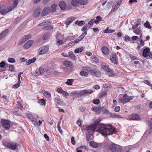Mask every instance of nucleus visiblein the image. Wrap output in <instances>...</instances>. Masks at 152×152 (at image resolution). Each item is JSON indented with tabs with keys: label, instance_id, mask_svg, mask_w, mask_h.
Listing matches in <instances>:
<instances>
[{
	"label": "nucleus",
	"instance_id": "obj_56",
	"mask_svg": "<svg viewBox=\"0 0 152 152\" xmlns=\"http://www.w3.org/2000/svg\"><path fill=\"white\" fill-rule=\"evenodd\" d=\"M119 6L118 5L116 4L114 6V8H113L112 11L114 12V11H116L117 10L118 8H119Z\"/></svg>",
	"mask_w": 152,
	"mask_h": 152
},
{
	"label": "nucleus",
	"instance_id": "obj_9",
	"mask_svg": "<svg viewBox=\"0 0 152 152\" xmlns=\"http://www.w3.org/2000/svg\"><path fill=\"white\" fill-rule=\"evenodd\" d=\"M93 92V91L91 90H85L81 91L79 92L78 95L79 96H81L84 95L85 94H91Z\"/></svg>",
	"mask_w": 152,
	"mask_h": 152
},
{
	"label": "nucleus",
	"instance_id": "obj_62",
	"mask_svg": "<svg viewBox=\"0 0 152 152\" xmlns=\"http://www.w3.org/2000/svg\"><path fill=\"white\" fill-rule=\"evenodd\" d=\"M86 108L85 107H79L80 110L82 112L84 111L85 110Z\"/></svg>",
	"mask_w": 152,
	"mask_h": 152
},
{
	"label": "nucleus",
	"instance_id": "obj_16",
	"mask_svg": "<svg viewBox=\"0 0 152 152\" xmlns=\"http://www.w3.org/2000/svg\"><path fill=\"white\" fill-rule=\"evenodd\" d=\"M116 55L115 54H112L110 57V59L112 62L114 64H117L118 62V59Z\"/></svg>",
	"mask_w": 152,
	"mask_h": 152
},
{
	"label": "nucleus",
	"instance_id": "obj_47",
	"mask_svg": "<svg viewBox=\"0 0 152 152\" xmlns=\"http://www.w3.org/2000/svg\"><path fill=\"white\" fill-rule=\"evenodd\" d=\"M144 26L146 28L149 29H150L151 28V27L150 26V24L148 21L144 23Z\"/></svg>",
	"mask_w": 152,
	"mask_h": 152
},
{
	"label": "nucleus",
	"instance_id": "obj_41",
	"mask_svg": "<svg viewBox=\"0 0 152 152\" xmlns=\"http://www.w3.org/2000/svg\"><path fill=\"white\" fill-rule=\"evenodd\" d=\"M75 38V36H69L66 38V40L69 41L74 40Z\"/></svg>",
	"mask_w": 152,
	"mask_h": 152
},
{
	"label": "nucleus",
	"instance_id": "obj_64",
	"mask_svg": "<svg viewBox=\"0 0 152 152\" xmlns=\"http://www.w3.org/2000/svg\"><path fill=\"white\" fill-rule=\"evenodd\" d=\"M75 44V43H74L73 41L69 43L68 44V47L70 46H71L74 45Z\"/></svg>",
	"mask_w": 152,
	"mask_h": 152
},
{
	"label": "nucleus",
	"instance_id": "obj_33",
	"mask_svg": "<svg viewBox=\"0 0 152 152\" xmlns=\"http://www.w3.org/2000/svg\"><path fill=\"white\" fill-rule=\"evenodd\" d=\"M37 58H33L30 59L28 60V61L26 62V64L27 65H29L31 63L34 62L36 60Z\"/></svg>",
	"mask_w": 152,
	"mask_h": 152
},
{
	"label": "nucleus",
	"instance_id": "obj_54",
	"mask_svg": "<svg viewBox=\"0 0 152 152\" xmlns=\"http://www.w3.org/2000/svg\"><path fill=\"white\" fill-rule=\"evenodd\" d=\"M23 36H24V38L26 39V40L30 39L31 37V34L25 35Z\"/></svg>",
	"mask_w": 152,
	"mask_h": 152
},
{
	"label": "nucleus",
	"instance_id": "obj_2",
	"mask_svg": "<svg viewBox=\"0 0 152 152\" xmlns=\"http://www.w3.org/2000/svg\"><path fill=\"white\" fill-rule=\"evenodd\" d=\"M109 147L110 150L112 152H121L122 150L120 146L115 144H111Z\"/></svg>",
	"mask_w": 152,
	"mask_h": 152
},
{
	"label": "nucleus",
	"instance_id": "obj_34",
	"mask_svg": "<svg viewBox=\"0 0 152 152\" xmlns=\"http://www.w3.org/2000/svg\"><path fill=\"white\" fill-rule=\"evenodd\" d=\"M79 4L80 5H85L88 2V0H79Z\"/></svg>",
	"mask_w": 152,
	"mask_h": 152
},
{
	"label": "nucleus",
	"instance_id": "obj_61",
	"mask_svg": "<svg viewBox=\"0 0 152 152\" xmlns=\"http://www.w3.org/2000/svg\"><path fill=\"white\" fill-rule=\"evenodd\" d=\"M57 91L60 93H62V92L63 91V90H62V88H59L57 89Z\"/></svg>",
	"mask_w": 152,
	"mask_h": 152
},
{
	"label": "nucleus",
	"instance_id": "obj_59",
	"mask_svg": "<svg viewBox=\"0 0 152 152\" xmlns=\"http://www.w3.org/2000/svg\"><path fill=\"white\" fill-rule=\"evenodd\" d=\"M57 43L58 46L60 45L63 44V41L59 39H58Z\"/></svg>",
	"mask_w": 152,
	"mask_h": 152
},
{
	"label": "nucleus",
	"instance_id": "obj_35",
	"mask_svg": "<svg viewBox=\"0 0 152 152\" xmlns=\"http://www.w3.org/2000/svg\"><path fill=\"white\" fill-rule=\"evenodd\" d=\"M101 68L102 69L106 70V72L107 71H108V69H109L108 65L107 64L101 65Z\"/></svg>",
	"mask_w": 152,
	"mask_h": 152
},
{
	"label": "nucleus",
	"instance_id": "obj_8",
	"mask_svg": "<svg viewBox=\"0 0 152 152\" xmlns=\"http://www.w3.org/2000/svg\"><path fill=\"white\" fill-rule=\"evenodd\" d=\"M2 125L3 127L7 130H8L10 129V125L8 120H3L2 121Z\"/></svg>",
	"mask_w": 152,
	"mask_h": 152
},
{
	"label": "nucleus",
	"instance_id": "obj_28",
	"mask_svg": "<svg viewBox=\"0 0 152 152\" xmlns=\"http://www.w3.org/2000/svg\"><path fill=\"white\" fill-rule=\"evenodd\" d=\"M53 29V27L51 25L45 26L42 28V29L44 30H50Z\"/></svg>",
	"mask_w": 152,
	"mask_h": 152
},
{
	"label": "nucleus",
	"instance_id": "obj_43",
	"mask_svg": "<svg viewBox=\"0 0 152 152\" xmlns=\"http://www.w3.org/2000/svg\"><path fill=\"white\" fill-rule=\"evenodd\" d=\"M44 96L48 98H50L51 97L50 94L48 91H45L44 93Z\"/></svg>",
	"mask_w": 152,
	"mask_h": 152
},
{
	"label": "nucleus",
	"instance_id": "obj_36",
	"mask_svg": "<svg viewBox=\"0 0 152 152\" xmlns=\"http://www.w3.org/2000/svg\"><path fill=\"white\" fill-rule=\"evenodd\" d=\"M79 4V0H72V4L74 6H76Z\"/></svg>",
	"mask_w": 152,
	"mask_h": 152
},
{
	"label": "nucleus",
	"instance_id": "obj_26",
	"mask_svg": "<svg viewBox=\"0 0 152 152\" xmlns=\"http://www.w3.org/2000/svg\"><path fill=\"white\" fill-rule=\"evenodd\" d=\"M50 36V34L49 33H45L43 35L42 38L44 40H46L48 39Z\"/></svg>",
	"mask_w": 152,
	"mask_h": 152
},
{
	"label": "nucleus",
	"instance_id": "obj_20",
	"mask_svg": "<svg viewBox=\"0 0 152 152\" xmlns=\"http://www.w3.org/2000/svg\"><path fill=\"white\" fill-rule=\"evenodd\" d=\"M59 6L62 10H65L66 7V4L65 2L63 1H61L60 2Z\"/></svg>",
	"mask_w": 152,
	"mask_h": 152
},
{
	"label": "nucleus",
	"instance_id": "obj_18",
	"mask_svg": "<svg viewBox=\"0 0 152 152\" xmlns=\"http://www.w3.org/2000/svg\"><path fill=\"white\" fill-rule=\"evenodd\" d=\"M9 31L8 29H6L0 34V40L4 38L8 33Z\"/></svg>",
	"mask_w": 152,
	"mask_h": 152
},
{
	"label": "nucleus",
	"instance_id": "obj_22",
	"mask_svg": "<svg viewBox=\"0 0 152 152\" xmlns=\"http://www.w3.org/2000/svg\"><path fill=\"white\" fill-rule=\"evenodd\" d=\"M92 110L96 113H99L100 112L101 108L99 107H93L92 108Z\"/></svg>",
	"mask_w": 152,
	"mask_h": 152
},
{
	"label": "nucleus",
	"instance_id": "obj_46",
	"mask_svg": "<svg viewBox=\"0 0 152 152\" xmlns=\"http://www.w3.org/2000/svg\"><path fill=\"white\" fill-rule=\"evenodd\" d=\"M26 115L28 118H29L31 121L35 118L34 116H33L31 114H26Z\"/></svg>",
	"mask_w": 152,
	"mask_h": 152
},
{
	"label": "nucleus",
	"instance_id": "obj_3",
	"mask_svg": "<svg viewBox=\"0 0 152 152\" xmlns=\"http://www.w3.org/2000/svg\"><path fill=\"white\" fill-rule=\"evenodd\" d=\"M133 98V96H127L126 94H125L124 95L122 98H119V102L120 103L122 102L124 104L126 103L129 102Z\"/></svg>",
	"mask_w": 152,
	"mask_h": 152
},
{
	"label": "nucleus",
	"instance_id": "obj_51",
	"mask_svg": "<svg viewBox=\"0 0 152 152\" xmlns=\"http://www.w3.org/2000/svg\"><path fill=\"white\" fill-rule=\"evenodd\" d=\"M8 61L10 63H14L15 60L14 58H9L8 59Z\"/></svg>",
	"mask_w": 152,
	"mask_h": 152
},
{
	"label": "nucleus",
	"instance_id": "obj_45",
	"mask_svg": "<svg viewBox=\"0 0 152 152\" xmlns=\"http://www.w3.org/2000/svg\"><path fill=\"white\" fill-rule=\"evenodd\" d=\"M108 27H107V28L104 31V32L105 33H111L113 32H115L114 30H111L110 29H108Z\"/></svg>",
	"mask_w": 152,
	"mask_h": 152
},
{
	"label": "nucleus",
	"instance_id": "obj_17",
	"mask_svg": "<svg viewBox=\"0 0 152 152\" xmlns=\"http://www.w3.org/2000/svg\"><path fill=\"white\" fill-rule=\"evenodd\" d=\"M150 51V50L148 48H147L144 49L143 51L142 56L145 57L148 56V54Z\"/></svg>",
	"mask_w": 152,
	"mask_h": 152
},
{
	"label": "nucleus",
	"instance_id": "obj_40",
	"mask_svg": "<svg viewBox=\"0 0 152 152\" xmlns=\"http://www.w3.org/2000/svg\"><path fill=\"white\" fill-rule=\"evenodd\" d=\"M83 70H84L86 72H87L88 74V72L91 73V70L90 68L89 67L84 66L83 67Z\"/></svg>",
	"mask_w": 152,
	"mask_h": 152
},
{
	"label": "nucleus",
	"instance_id": "obj_7",
	"mask_svg": "<svg viewBox=\"0 0 152 152\" xmlns=\"http://www.w3.org/2000/svg\"><path fill=\"white\" fill-rule=\"evenodd\" d=\"M41 9L39 8H36L34 11L33 15L34 18H37L39 17L41 14Z\"/></svg>",
	"mask_w": 152,
	"mask_h": 152
},
{
	"label": "nucleus",
	"instance_id": "obj_60",
	"mask_svg": "<svg viewBox=\"0 0 152 152\" xmlns=\"http://www.w3.org/2000/svg\"><path fill=\"white\" fill-rule=\"evenodd\" d=\"M130 37L129 36L127 35H126L125 36L124 40L126 42L129 41L130 40Z\"/></svg>",
	"mask_w": 152,
	"mask_h": 152
},
{
	"label": "nucleus",
	"instance_id": "obj_39",
	"mask_svg": "<svg viewBox=\"0 0 152 152\" xmlns=\"http://www.w3.org/2000/svg\"><path fill=\"white\" fill-rule=\"evenodd\" d=\"M83 50V47H81V48L76 49L75 50L74 52L75 53H80L82 52Z\"/></svg>",
	"mask_w": 152,
	"mask_h": 152
},
{
	"label": "nucleus",
	"instance_id": "obj_12",
	"mask_svg": "<svg viewBox=\"0 0 152 152\" xmlns=\"http://www.w3.org/2000/svg\"><path fill=\"white\" fill-rule=\"evenodd\" d=\"M139 118V115L136 114H132L129 117V119L130 120H137Z\"/></svg>",
	"mask_w": 152,
	"mask_h": 152
},
{
	"label": "nucleus",
	"instance_id": "obj_15",
	"mask_svg": "<svg viewBox=\"0 0 152 152\" xmlns=\"http://www.w3.org/2000/svg\"><path fill=\"white\" fill-rule=\"evenodd\" d=\"M7 146L11 149L14 150L16 148L17 145L15 143L10 142L7 144Z\"/></svg>",
	"mask_w": 152,
	"mask_h": 152
},
{
	"label": "nucleus",
	"instance_id": "obj_52",
	"mask_svg": "<svg viewBox=\"0 0 152 152\" xmlns=\"http://www.w3.org/2000/svg\"><path fill=\"white\" fill-rule=\"evenodd\" d=\"M71 23H72L69 19H67L65 21V23L67 25H70Z\"/></svg>",
	"mask_w": 152,
	"mask_h": 152
},
{
	"label": "nucleus",
	"instance_id": "obj_48",
	"mask_svg": "<svg viewBox=\"0 0 152 152\" xmlns=\"http://www.w3.org/2000/svg\"><path fill=\"white\" fill-rule=\"evenodd\" d=\"M137 35L140 34L141 32V31L140 29L137 28L133 31Z\"/></svg>",
	"mask_w": 152,
	"mask_h": 152
},
{
	"label": "nucleus",
	"instance_id": "obj_25",
	"mask_svg": "<svg viewBox=\"0 0 152 152\" xmlns=\"http://www.w3.org/2000/svg\"><path fill=\"white\" fill-rule=\"evenodd\" d=\"M57 5L56 4H52L51 7L50 12H54L56 11V7H57Z\"/></svg>",
	"mask_w": 152,
	"mask_h": 152
},
{
	"label": "nucleus",
	"instance_id": "obj_50",
	"mask_svg": "<svg viewBox=\"0 0 152 152\" xmlns=\"http://www.w3.org/2000/svg\"><path fill=\"white\" fill-rule=\"evenodd\" d=\"M50 23L49 21H44L43 22H42L40 23L39 24V26H44L46 24L48 23Z\"/></svg>",
	"mask_w": 152,
	"mask_h": 152
},
{
	"label": "nucleus",
	"instance_id": "obj_29",
	"mask_svg": "<svg viewBox=\"0 0 152 152\" xmlns=\"http://www.w3.org/2000/svg\"><path fill=\"white\" fill-rule=\"evenodd\" d=\"M106 74L109 76H114V74L110 69H108V71H107L106 72Z\"/></svg>",
	"mask_w": 152,
	"mask_h": 152
},
{
	"label": "nucleus",
	"instance_id": "obj_63",
	"mask_svg": "<svg viewBox=\"0 0 152 152\" xmlns=\"http://www.w3.org/2000/svg\"><path fill=\"white\" fill-rule=\"evenodd\" d=\"M120 109V108L119 106H117L115 108V111L116 112H118L119 111Z\"/></svg>",
	"mask_w": 152,
	"mask_h": 152
},
{
	"label": "nucleus",
	"instance_id": "obj_5",
	"mask_svg": "<svg viewBox=\"0 0 152 152\" xmlns=\"http://www.w3.org/2000/svg\"><path fill=\"white\" fill-rule=\"evenodd\" d=\"M98 128H96L95 125L92 124L88 126L87 130L89 134H92L95 130L98 132Z\"/></svg>",
	"mask_w": 152,
	"mask_h": 152
},
{
	"label": "nucleus",
	"instance_id": "obj_32",
	"mask_svg": "<svg viewBox=\"0 0 152 152\" xmlns=\"http://www.w3.org/2000/svg\"><path fill=\"white\" fill-rule=\"evenodd\" d=\"M75 23L79 26H82L85 24V22L82 20H77L75 22Z\"/></svg>",
	"mask_w": 152,
	"mask_h": 152
},
{
	"label": "nucleus",
	"instance_id": "obj_19",
	"mask_svg": "<svg viewBox=\"0 0 152 152\" xmlns=\"http://www.w3.org/2000/svg\"><path fill=\"white\" fill-rule=\"evenodd\" d=\"M102 51L103 54L105 55H107L109 54L108 48L106 46H104L102 48Z\"/></svg>",
	"mask_w": 152,
	"mask_h": 152
},
{
	"label": "nucleus",
	"instance_id": "obj_11",
	"mask_svg": "<svg viewBox=\"0 0 152 152\" xmlns=\"http://www.w3.org/2000/svg\"><path fill=\"white\" fill-rule=\"evenodd\" d=\"M50 12V8L48 7H45L44 8L41 13V15L44 16L49 13Z\"/></svg>",
	"mask_w": 152,
	"mask_h": 152
},
{
	"label": "nucleus",
	"instance_id": "obj_42",
	"mask_svg": "<svg viewBox=\"0 0 152 152\" xmlns=\"http://www.w3.org/2000/svg\"><path fill=\"white\" fill-rule=\"evenodd\" d=\"M80 74L81 76H85L87 77L88 76V74L87 72H86L84 70H82L80 73Z\"/></svg>",
	"mask_w": 152,
	"mask_h": 152
},
{
	"label": "nucleus",
	"instance_id": "obj_49",
	"mask_svg": "<svg viewBox=\"0 0 152 152\" xmlns=\"http://www.w3.org/2000/svg\"><path fill=\"white\" fill-rule=\"evenodd\" d=\"M39 72L40 75H42L45 73V70L43 68L40 67L39 69Z\"/></svg>",
	"mask_w": 152,
	"mask_h": 152
},
{
	"label": "nucleus",
	"instance_id": "obj_13",
	"mask_svg": "<svg viewBox=\"0 0 152 152\" xmlns=\"http://www.w3.org/2000/svg\"><path fill=\"white\" fill-rule=\"evenodd\" d=\"M11 8V7H10L8 10L6 7L3 8L0 11V13L2 15H5L12 10V8Z\"/></svg>",
	"mask_w": 152,
	"mask_h": 152
},
{
	"label": "nucleus",
	"instance_id": "obj_4",
	"mask_svg": "<svg viewBox=\"0 0 152 152\" xmlns=\"http://www.w3.org/2000/svg\"><path fill=\"white\" fill-rule=\"evenodd\" d=\"M49 46L48 45L43 46L40 48L38 50V53L40 55L44 54L49 50Z\"/></svg>",
	"mask_w": 152,
	"mask_h": 152
},
{
	"label": "nucleus",
	"instance_id": "obj_44",
	"mask_svg": "<svg viewBox=\"0 0 152 152\" xmlns=\"http://www.w3.org/2000/svg\"><path fill=\"white\" fill-rule=\"evenodd\" d=\"M21 83L20 81H18V82L16 84L14 85L13 86L12 88H17L20 87V83Z\"/></svg>",
	"mask_w": 152,
	"mask_h": 152
},
{
	"label": "nucleus",
	"instance_id": "obj_21",
	"mask_svg": "<svg viewBox=\"0 0 152 152\" xmlns=\"http://www.w3.org/2000/svg\"><path fill=\"white\" fill-rule=\"evenodd\" d=\"M89 145L94 148H96L98 147V144L94 141H91L89 142Z\"/></svg>",
	"mask_w": 152,
	"mask_h": 152
},
{
	"label": "nucleus",
	"instance_id": "obj_10",
	"mask_svg": "<svg viewBox=\"0 0 152 152\" xmlns=\"http://www.w3.org/2000/svg\"><path fill=\"white\" fill-rule=\"evenodd\" d=\"M34 42V40H30L26 42L24 45V48L25 49L29 48Z\"/></svg>",
	"mask_w": 152,
	"mask_h": 152
},
{
	"label": "nucleus",
	"instance_id": "obj_55",
	"mask_svg": "<svg viewBox=\"0 0 152 152\" xmlns=\"http://www.w3.org/2000/svg\"><path fill=\"white\" fill-rule=\"evenodd\" d=\"M99 100L98 99H94L93 100V103L95 104H98L99 103Z\"/></svg>",
	"mask_w": 152,
	"mask_h": 152
},
{
	"label": "nucleus",
	"instance_id": "obj_14",
	"mask_svg": "<svg viewBox=\"0 0 152 152\" xmlns=\"http://www.w3.org/2000/svg\"><path fill=\"white\" fill-rule=\"evenodd\" d=\"M31 121L35 126H40L42 123V121L41 120H39V122H38L37 119L35 118Z\"/></svg>",
	"mask_w": 152,
	"mask_h": 152
},
{
	"label": "nucleus",
	"instance_id": "obj_58",
	"mask_svg": "<svg viewBox=\"0 0 152 152\" xmlns=\"http://www.w3.org/2000/svg\"><path fill=\"white\" fill-rule=\"evenodd\" d=\"M71 141L72 144L75 145V140L74 137H72L71 139Z\"/></svg>",
	"mask_w": 152,
	"mask_h": 152
},
{
	"label": "nucleus",
	"instance_id": "obj_30",
	"mask_svg": "<svg viewBox=\"0 0 152 152\" xmlns=\"http://www.w3.org/2000/svg\"><path fill=\"white\" fill-rule=\"evenodd\" d=\"M55 101L56 102L59 104H62V103L63 102L61 100V99L58 97L55 98Z\"/></svg>",
	"mask_w": 152,
	"mask_h": 152
},
{
	"label": "nucleus",
	"instance_id": "obj_6",
	"mask_svg": "<svg viewBox=\"0 0 152 152\" xmlns=\"http://www.w3.org/2000/svg\"><path fill=\"white\" fill-rule=\"evenodd\" d=\"M90 73L92 75L97 77H99L101 75L100 72L96 68L91 70Z\"/></svg>",
	"mask_w": 152,
	"mask_h": 152
},
{
	"label": "nucleus",
	"instance_id": "obj_38",
	"mask_svg": "<svg viewBox=\"0 0 152 152\" xmlns=\"http://www.w3.org/2000/svg\"><path fill=\"white\" fill-rule=\"evenodd\" d=\"M8 64H6L4 61H2L0 63V67L3 68L4 66L6 67V68H7V66H8Z\"/></svg>",
	"mask_w": 152,
	"mask_h": 152
},
{
	"label": "nucleus",
	"instance_id": "obj_1",
	"mask_svg": "<svg viewBox=\"0 0 152 152\" xmlns=\"http://www.w3.org/2000/svg\"><path fill=\"white\" fill-rule=\"evenodd\" d=\"M100 119L96 120L94 124L98 128V131L103 135L107 136V135L114 133L115 132V128L110 125L100 123Z\"/></svg>",
	"mask_w": 152,
	"mask_h": 152
},
{
	"label": "nucleus",
	"instance_id": "obj_23",
	"mask_svg": "<svg viewBox=\"0 0 152 152\" xmlns=\"http://www.w3.org/2000/svg\"><path fill=\"white\" fill-rule=\"evenodd\" d=\"M63 64L66 66L69 67L72 65V62L69 61H64L63 62Z\"/></svg>",
	"mask_w": 152,
	"mask_h": 152
},
{
	"label": "nucleus",
	"instance_id": "obj_57",
	"mask_svg": "<svg viewBox=\"0 0 152 152\" xmlns=\"http://www.w3.org/2000/svg\"><path fill=\"white\" fill-rule=\"evenodd\" d=\"M23 74V72H20L18 74V81H20V78H21V79H22V78L21 77V75Z\"/></svg>",
	"mask_w": 152,
	"mask_h": 152
},
{
	"label": "nucleus",
	"instance_id": "obj_27",
	"mask_svg": "<svg viewBox=\"0 0 152 152\" xmlns=\"http://www.w3.org/2000/svg\"><path fill=\"white\" fill-rule=\"evenodd\" d=\"M6 68L7 69H8L10 71L12 72H15L14 67L13 65L8 64V66H7Z\"/></svg>",
	"mask_w": 152,
	"mask_h": 152
},
{
	"label": "nucleus",
	"instance_id": "obj_31",
	"mask_svg": "<svg viewBox=\"0 0 152 152\" xmlns=\"http://www.w3.org/2000/svg\"><path fill=\"white\" fill-rule=\"evenodd\" d=\"M74 82V80L72 79L67 80V81L65 82V83L68 86H71Z\"/></svg>",
	"mask_w": 152,
	"mask_h": 152
},
{
	"label": "nucleus",
	"instance_id": "obj_24",
	"mask_svg": "<svg viewBox=\"0 0 152 152\" xmlns=\"http://www.w3.org/2000/svg\"><path fill=\"white\" fill-rule=\"evenodd\" d=\"M67 57H69L73 59H76V57L72 52H69L67 55Z\"/></svg>",
	"mask_w": 152,
	"mask_h": 152
},
{
	"label": "nucleus",
	"instance_id": "obj_53",
	"mask_svg": "<svg viewBox=\"0 0 152 152\" xmlns=\"http://www.w3.org/2000/svg\"><path fill=\"white\" fill-rule=\"evenodd\" d=\"M92 134H89V135H87L86 136V138L87 140L88 141H89L92 139V138H91V135Z\"/></svg>",
	"mask_w": 152,
	"mask_h": 152
},
{
	"label": "nucleus",
	"instance_id": "obj_37",
	"mask_svg": "<svg viewBox=\"0 0 152 152\" xmlns=\"http://www.w3.org/2000/svg\"><path fill=\"white\" fill-rule=\"evenodd\" d=\"M18 0H14L13 1V4L12 6H10L11 8H12V10L14 9L15 7H16L17 4H18Z\"/></svg>",
	"mask_w": 152,
	"mask_h": 152
}]
</instances>
